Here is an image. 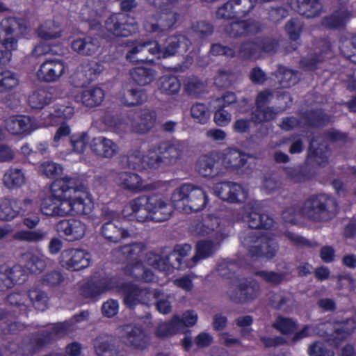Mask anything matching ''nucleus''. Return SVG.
Returning <instances> with one entry per match:
<instances>
[{
    "label": "nucleus",
    "mask_w": 356,
    "mask_h": 356,
    "mask_svg": "<svg viewBox=\"0 0 356 356\" xmlns=\"http://www.w3.org/2000/svg\"><path fill=\"white\" fill-rule=\"evenodd\" d=\"M86 188L77 177L65 176L55 180L50 186V194L40 205L41 212L48 216L64 217L72 211L87 215L90 207L85 200Z\"/></svg>",
    "instance_id": "1"
},
{
    "label": "nucleus",
    "mask_w": 356,
    "mask_h": 356,
    "mask_svg": "<svg viewBox=\"0 0 356 356\" xmlns=\"http://www.w3.org/2000/svg\"><path fill=\"white\" fill-rule=\"evenodd\" d=\"M355 327V323L351 318L341 322H325L316 325H307L294 334L292 341L297 342L304 338L317 335L325 338L331 345L338 346L351 334Z\"/></svg>",
    "instance_id": "2"
},
{
    "label": "nucleus",
    "mask_w": 356,
    "mask_h": 356,
    "mask_svg": "<svg viewBox=\"0 0 356 356\" xmlns=\"http://www.w3.org/2000/svg\"><path fill=\"white\" fill-rule=\"evenodd\" d=\"M148 2L160 11L146 18L144 28L147 32L165 33L176 28L180 17L176 9L177 0H148Z\"/></svg>",
    "instance_id": "3"
},
{
    "label": "nucleus",
    "mask_w": 356,
    "mask_h": 356,
    "mask_svg": "<svg viewBox=\"0 0 356 356\" xmlns=\"http://www.w3.org/2000/svg\"><path fill=\"white\" fill-rule=\"evenodd\" d=\"M302 212L305 217L314 222H326L338 212L337 201L328 195H312L304 202Z\"/></svg>",
    "instance_id": "4"
},
{
    "label": "nucleus",
    "mask_w": 356,
    "mask_h": 356,
    "mask_svg": "<svg viewBox=\"0 0 356 356\" xmlns=\"http://www.w3.org/2000/svg\"><path fill=\"white\" fill-rule=\"evenodd\" d=\"M242 245L252 257H274L279 249L275 239L262 234L260 232L246 228L239 236Z\"/></svg>",
    "instance_id": "5"
},
{
    "label": "nucleus",
    "mask_w": 356,
    "mask_h": 356,
    "mask_svg": "<svg viewBox=\"0 0 356 356\" xmlns=\"http://www.w3.org/2000/svg\"><path fill=\"white\" fill-rule=\"evenodd\" d=\"M26 29L20 19L15 17L3 19L0 23V43L5 48L0 49V65H4L10 62L12 51L18 47V40Z\"/></svg>",
    "instance_id": "6"
},
{
    "label": "nucleus",
    "mask_w": 356,
    "mask_h": 356,
    "mask_svg": "<svg viewBox=\"0 0 356 356\" xmlns=\"http://www.w3.org/2000/svg\"><path fill=\"white\" fill-rule=\"evenodd\" d=\"M171 200L177 209L190 213L202 210L208 199L201 188L192 184H183L173 191Z\"/></svg>",
    "instance_id": "7"
},
{
    "label": "nucleus",
    "mask_w": 356,
    "mask_h": 356,
    "mask_svg": "<svg viewBox=\"0 0 356 356\" xmlns=\"http://www.w3.org/2000/svg\"><path fill=\"white\" fill-rule=\"evenodd\" d=\"M190 229L193 234L208 236L216 243L226 238L229 233V224L227 221L211 215L194 221Z\"/></svg>",
    "instance_id": "8"
},
{
    "label": "nucleus",
    "mask_w": 356,
    "mask_h": 356,
    "mask_svg": "<svg viewBox=\"0 0 356 356\" xmlns=\"http://www.w3.org/2000/svg\"><path fill=\"white\" fill-rule=\"evenodd\" d=\"M106 30L117 37H127L135 33L138 29L136 20L123 13L111 15L104 23Z\"/></svg>",
    "instance_id": "9"
},
{
    "label": "nucleus",
    "mask_w": 356,
    "mask_h": 356,
    "mask_svg": "<svg viewBox=\"0 0 356 356\" xmlns=\"http://www.w3.org/2000/svg\"><path fill=\"white\" fill-rule=\"evenodd\" d=\"M244 219L250 229H270L274 224V220L266 213H261L257 202L250 201L243 207Z\"/></svg>",
    "instance_id": "10"
},
{
    "label": "nucleus",
    "mask_w": 356,
    "mask_h": 356,
    "mask_svg": "<svg viewBox=\"0 0 356 356\" xmlns=\"http://www.w3.org/2000/svg\"><path fill=\"white\" fill-rule=\"evenodd\" d=\"M214 193L222 200L230 203H241L248 197V192L241 184L231 181L217 183Z\"/></svg>",
    "instance_id": "11"
},
{
    "label": "nucleus",
    "mask_w": 356,
    "mask_h": 356,
    "mask_svg": "<svg viewBox=\"0 0 356 356\" xmlns=\"http://www.w3.org/2000/svg\"><path fill=\"white\" fill-rule=\"evenodd\" d=\"M118 286L117 280L113 277L102 276L98 279H92L83 284L81 294L86 298H96L106 293Z\"/></svg>",
    "instance_id": "12"
},
{
    "label": "nucleus",
    "mask_w": 356,
    "mask_h": 356,
    "mask_svg": "<svg viewBox=\"0 0 356 356\" xmlns=\"http://www.w3.org/2000/svg\"><path fill=\"white\" fill-rule=\"evenodd\" d=\"M62 266L67 270H79L89 266V253L79 249H67L60 255Z\"/></svg>",
    "instance_id": "13"
},
{
    "label": "nucleus",
    "mask_w": 356,
    "mask_h": 356,
    "mask_svg": "<svg viewBox=\"0 0 356 356\" xmlns=\"http://www.w3.org/2000/svg\"><path fill=\"white\" fill-rule=\"evenodd\" d=\"M152 296V293L149 288L136 284H129L124 288V303L130 309L138 305H148Z\"/></svg>",
    "instance_id": "14"
},
{
    "label": "nucleus",
    "mask_w": 356,
    "mask_h": 356,
    "mask_svg": "<svg viewBox=\"0 0 356 356\" xmlns=\"http://www.w3.org/2000/svg\"><path fill=\"white\" fill-rule=\"evenodd\" d=\"M156 150L160 153L163 166H172L181 159L184 146L182 143L178 141H163L157 145Z\"/></svg>",
    "instance_id": "15"
},
{
    "label": "nucleus",
    "mask_w": 356,
    "mask_h": 356,
    "mask_svg": "<svg viewBox=\"0 0 356 356\" xmlns=\"http://www.w3.org/2000/svg\"><path fill=\"white\" fill-rule=\"evenodd\" d=\"M147 210L150 212L151 220L156 222L167 220L172 211V206L158 195L145 196Z\"/></svg>",
    "instance_id": "16"
},
{
    "label": "nucleus",
    "mask_w": 356,
    "mask_h": 356,
    "mask_svg": "<svg viewBox=\"0 0 356 356\" xmlns=\"http://www.w3.org/2000/svg\"><path fill=\"white\" fill-rule=\"evenodd\" d=\"M156 119L155 111L149 108L142 109L136 116L130 118L131 131L138 134H147L155 126Z\"/></svg>",
    "instance_id": "17"
},
{
    "label": "nucleus",
    "mask_w": 356,
    "mask_h": 356,
    "mask_svg": "<svg viewBox=\"0 0 356 356\" xmlns=\"http://www.w3.org/2000/svg\"><path fill=\"white\" fill-rule=\"evenodd\" d=\"M123 343L130 348L143 350L149 345V338L144 330L139 326L125 325Z\"/></svg>",
    "instance_id": "18"
},
{
    "label": "nucleus",
    "mask_w": 356,
    "mask_h": 356,
    "mask_svg": "<svg viewBox=\"0 0 356 356\" xmlns=\"http://www.w3.org/2000/svg\"><path fill=\"white\" fill-rule=\"evenodd\" d=\"M65 65L63 61L60 60H47L40 67L37 72L39 79L51 83L57 81L64 74Z\"/></svg>",
    "instance_id": "19"
},
{
    "label": "nucleus",
    "mask_w": 356,
    "mask_h": 356,
    "mask_svg": "<svg viewBox=\"0 0 356 356\" xmlns=\"http://www.w3.org/2000/svg\"><path fill=\"white\" fill-rule=\"evenodd\" d=\"M57 230L63 233L69 241L82 238L86 232L85 223L77 219L62 220L56 225Z\"/></svg>",
    "instance_id": "20"
},
{
    "label": "nucleus",
    "mask_w": 356,
    "mask_h": 356,
    "mask_svg": "<svg viewBox=\"0 0 356 356\" xmlns=\"http://www.w3.org/2000/svg\"><path fill=\"white\" fill-rule=\"evenodd\" d=\"M90 147L95 154L104 159H111L120 151L119 146L115 142L104 136L94 138Z\"/></svg>",
    "instance_id": "21"
},
{
    "label": "nucleus",
    "mask_w": 356,
    "mask_h": 356,
    "mask_svg": "<svg viewBox=\"0 0 356 356\" xmlns=\"http://www.w3.org/2000/svg\"><path fill=\"white\" fill-rule=\"evenodd\" d=\"M105 92L99 86H94L83 89L76 96V101L89 108L99 106L104 101Z\"/></svg>",
    "instance_id": "22"
},
{
    "label": "nucleus",
    "mask_w": 356,
    "mask_h": 356,
    "mask_svg": "<svg viewBox=\"0 0 356 356\" xmlns=\"http://www.w3.org/2000/svg\"><path fill=\"white\" fill-rule=\"evenodd\" d=\"M6 128L13 135L29 134L35 129L33 119L26 115H14L6 120Z\"/></svg>",
    "instance_id": "23"
},
{
    "label": "nucleus",
    "mask_w": 356,
    "mask_h": 356,
    "mask_svg": "<svg viewBox=\"0 0 356 356\" xmlns=\"http://www.w3.org/2000/svg\"><path fill=\"white\" fill-rule=\"evenodd\" d=\"M191 42L184 35H172L168 38L166 47L163 50L161 49V56L159 58H165L186 52Z\"/></svg>",
    "instance_id": "24"
},
{
    "label": "nucleus",
    "mask_w": 356,
    "mask_h": 356,
    "mask_svg": "<svg viewBox=\"0 0 356 356\" xmlns=\"http://www.w3.org/2000/svg\"><path fill=\"white\" fill-rule=\"evenodd\" d=\"M225 31L231 37H241L249 34H256L260 31V26L254 20H244L232 22L226 26Z\"/></svg>",
    "instance_id": "25"
},
{
    "label": "nucleus",
    "mask_w": 356,
    "mask_h": 356,
    "mask_svg": "<svg viewBox=\"0 0 356 356\" xmlns=\"http://www.w3.org/2000/svg\"><path fill=\"white\" fill-rule=\"evenodd\" d=\"M93 346L97 356H118L116 340L111 335H99L94 339Z\"/></svg>",
    "instance_id": "26"
},
{
    "label": "nucleus",
    "mask_w": 356,
    "mask_h": 356,
    "mask_svg": "<svg viewBox=\"0 0 356 356\" xmlns=\"http://www.w3.org/2000/svg\"><path fill=\"white\" fill-rule=\"evenodd\" d=\"M147 99L145 90L133 86H126L122 88L119 95L120 102L127 106L140 105Z\"/></svg>",
    "instance_id": "27"
},
{
    "label": "nucleus",
    "mask_w": 356,
    "mask_h": 356,
    "mask_svg": "<svg viewBox=\"0 0 356 356\" xmlns=\"http://www.w3.org/2000/svg\"><path fill=\"white\" fill-rule=\"evenodd\" d=\"M118 222H104L101 227L100 234L107 241L117 243L130 236V231L122 228Z\"/></svg>",
    "instance_id": "28"
},
{
    "label": "nucleus",
    "mask_w": 356,
    "mask_h": 356,
    "mask_svg": "<svg viewBox=\"0 0 356 356\" xmlns=\"http://www.w3.org/2000/svg\"><path fill=\"white\" fill-rule=\"evenodd\" d=\"M234 284L237 287H241L242 295L240 297H234L238 301L249 302L255 299L259 295V286L253 280L245 277L234 278Z\"/></svg>",
    "instance_id": "29"
},
{
    "label": "nucleus",
    "mask_w": 356,
    "mask_h": 356,
    "mask_svg": "<svg viewBox=\"0 0 356 356\" xmlns=\"http://www.w3.org/2000/svg\"><path fill=\"white\" fill-rule=\"evenodd\" d=\"M248 156L238 149L227 148L222 156V163L228 169L238 170L246 163Z\"/></svg>",
    "instance_id": "30"
},
{
    "label": "nucleus",
    "mask_w": 356,
    "mask_h": 356,
    "mask_svg": "<svg viewBox=\"0 0 356 356\" xmlns=\"http://www.w3.org/2000/svg\"><path fill=\"white\" fill-rule=\"evenodd\" d=\"M72 49L82 56H91L99 47V42L97 38L83 36L74 40L71 44Z\"/></svg>",
    "instance_id": "31"
},
{
    "label": "nucleus",
    "mask_w": 356,
    "mask_h": 356,
    "mask_svg": "<svg viewBox=\"0 0 356 356\" xmlns=\"http://www.w3.org/2000/svg\"><path fill=\"white\" fill-rule=\"evenodd\" d=\"M332 55L331 45L328 41L322 40L320 42L319 50L316 51L314 55H311L301 60L302 65L309 70L316 67L318 63L323 62L325 58Z\"/></svg>",
    "instance_id": "32"
},
{
    "label": "nucleus",
    "mask_w": 356,
    "mask_h": 356,
    "mask_svg": "<svg viewBox=\"0 0 356 356\" xmlns=\"http://www.w3.org/2000/svg\"><path fill=\"white\" fill-rule=\"evenodd\" d=\"M58 327L59 323L54 324L44 330L37 332L33 338V343L35 344L37 348H41L51 343L56 338L65 336V334L58 333Z\"/></svg>",
    "instance_id": "33"
},
{
    "label": "nucleus",
    "mask_w": 356,
    "mask_h": 356,
    "mask_svg": "<svg viewBox=\"0 0 356 356\" xmlns=\"http://www.w3.org/2000/svg\"><path fill=\"white\" fill-rule=\"evenodd\" d=\"M216 163V159L213 154H203L197 159L195 163V169L202 177H214L218 173L215 168Z\"/></svg>",
    "instance_id": "34"
},
{
    "label": "nucleus",
    "mask_w": 356,
    "mask_h": 356,
    "mask_svg": "<svg viewBox=\"0 0 356 356\" xmlns=\"http://www.w3.org/2000/svg\"><path fill=\"white\" fill-rule=\"evenodd\" d=\"M351 16V13L346 9L341 8L331 15L324 17L322 20V25L330 29H341L345 26Z\"/></svg>",
    "instance_id": "35"
},
{
    "label": "nucleus",
    "mask_w": 356,
    "mask_h": 356,
    "mask_svg": "<svg viewBox=\"0 0 356 356\" xmlns=\"http://www.w3.org/2000/svg\"><path fill=\"white\" fill-rule=\"evenodd\" d=\"M214 247L213 242L211 241H199L195 247V254L190 261H188L185 266L187 268H193L200 260L207 259L214 252Z\"/></svg>",
    "instance_id": "36"
},
{
    "label": "nucleus",
    "mask_w": 356,
    "mask_h": 356,
    "mask_svg": "<svg viewBox=\"0 0 356 356\" xmlns=\"http://www.w3.org/2000/svg\"><path fill=\"white\" fill-rule=\"evenodd\" d=\"M118 180L124 189L134 192L144 189L141 177L136 173L122 172L118 174Z\"/></svg>",
    "instance_id": "37"
},
{
    "label": "nucleus",
    "mask_w": 356,
    "mask_h": 356,
    "mask_svg": "<svg viewBox=\"0 0 356 356\" xmlns=\"http://www.w3.org/2000/svg\"><path fill=\"white\" fill-rule=\"evenodd\" d=\"M321 0H296L297 6L295 8L301 15L307 18L318 16L322 8Z\"/></svg>",
    "instance_id": "38"
},
{
    "label": "nucleus",
    "mask_w": 356,
    "mask_h": 356,
    "mask_svg": "<svg viewBox=\"0 0 356 356\" xmlns=\"http://www.w3.org/2000/svg\"><path fill=\"white\" fill-rule=\"evenodd\" d=\"M131 215L138 222H143L151 219L150 212L147 210L145 195L133 200L129 203Z\"/></svg>",
    "instance_id": "39"
},
{
    "label": "nucleus",
    "mask_w": 356,
    "mask_h": 356,
    "mask_svg": "<svg viewBox=\"0 0 356 356\" xmlns=\"http://www.w3.org/2000/svg\"><path fill=\"white\" fill-rule=\"evenodd\" d=\"M282 108L280 110L271 106H256L252 113L251 120L255 123L267 122L274 120L277 115L284 110Z\"/></svg>",
    "instance_id": "40"
},
{
    "label": "nucleus",
    "mask_w": 356,
    "mask_h": 356,
    "mask_svg": "<svg viewBox=\"0 0 356 356\" xmlns=\"http://www.w3.org/2000/svg\"><path fill=\"white\" fill-rule=\"evenodd\" d=\"M24 173L21 169L9 168L4 174L3 182L8 188H19L25 184Z\"/></svg>",
    "instance_id": "41"
},
{
    "label": "nucleus",
    "mask_w": 356,
    "mask_h": 356,
    "mask_svg": "<svg viewBox=\"0 0 356 356\" xmlns=\"http://www.w3.org/2000/svg\"><path fill=\"white\" fill-rule=\"evenodd\" d=\"M48 236V232L42 229L35 230H20L15 233L13 238L19 241L38 243Z\"/></svg>",
    "instance_id": "42"
},
{
    "label": "nucleus",
    "mask_w": 356,
    "mask_h": 356,
    "mask_svg": "<svg viewBox=\"0 0 356 356\" xmlns=\"http://www.w3.org/2000/svg\"><path fill=\"white\" fill-rule=\"evenodd\" d=\"M28 298L36 309L44 311L48 308L49 298L45 291L40 289H31L28 292Z\"/></svg>",
    "instance_id": "43"
},
{
    "label": "nucleus",
    "mask_w": 356,
    "mask_h": 356,
    "mask_svg": "<svg viewBox=\"0 0 356 356\" xmlns=\"http://www.w3.org/2000/svg\"><path fill=\"white\" fill-rule=\"evenodd\" d=\"M181 329V321L177 315L173 316L169 322L159 325L156 330V334L159 337H165L177 333Z\"/></svg>",
    "instance_id": "44"
},
{
    "label": "nucleus",
    "mask_w": 356,
    "mask_h": 356,
    "mask_svg": "<svg viewBox=\"0 0 356 356\" xmlns=\"http://www.w3.org/2000/svg\"><path fill=\"white\" fill-rule=\"evenodd\" d=\"M302 120H304L302 124L305 125L319 127L329 122L330 117L320 110L309 111L302 115Z\"/></svg>",
    "instance_id": "45"
},
{
    "label": "nucleus",
    "mask_w": 356,
    "mask_h": 356,
    "mask_svg": "<svg viewBox=\"0 0 356 356\" xmlns=\"http://www.w3.org/2000/svg\"><path fill=\"white\" fill-rule=\"evenodd\" d=\"M180 88L181 83L175 76H163L159 79V88L165 95L177 94L180 90Z\"/></svg>",
    "instance_id": "46"
},
{
    "label": "nucleus",
    "mask_w": 356,
    "mask_h": 356,
    "mask_svg": "<svg viewBox=\"0 0 356 356\" xmlns=\"http://www.w3.org/2000/svg\"><path fill=\"white\" fill-rule=\"evenodd\" d=\"M145 249L146 246L143 243H134L121 247L120 252L127 261H134L140 260V258Z\"/></svg>",
    "instance_id": "47"
},
{
    "label": "nucleus",
    "mask_w": 356,
    "mask_h": 356,
    "mask_svg": "<svg viewBox=\"0 0 356 356\" xmlns=\"http://www.w3.org/2000/svg\"><path fill=\"white\" fill-rule=\"evenodd\" d=\"M130 74L133 80L141 86L150 83L154 79L155 76L153 70L142 67L134 68Z\"/></svg>",
    "instance_id": "48"
},
{
    "label": "nucleus",
    "mask_w": 356,
    "mask_h": 356,
    "mask_svg": "<svg viewBox=\"0 0 356 356\" xmlns=\"http://www.w3.org/2000/svg\"><path fill=\"white\" fill-rule=\"evenodd\" d=\"M89 317L88 311H83L79 314L74 315L72 318L63 323H59L58 332L59 334H68L75 330L76 323L87 321Z\"/></svg>",
    "instance_id": "49"
},
{
    "label": "nucleus",
    "mask_w": 356,
    "mask_h": 356,
    "mask_svg": "<svg viewBox=\"0 0 356 356\" xmlns=\"http://www.w3.org/2000/svg\"><path fill=\"white\" fill-rule=\"evenodd\" d=\"M152 296L156 300V309L161 314H168L172 310V301L173 298L170 294H165L161 291L155 290Z\"/></svg>",
    "instance_id": "50"
},
{
    "label": "nucleus",
    "mask_w": 356,
    "mask_h": 356,
    "mask_svg": "<svg viewBox=\"0 0 356 356\" xmlns=\"http://www.w3.org/2000/svg\"><path fill=\"white\" fill-rule=\"evenodd\" d=\"M51 100V95L43 89L33 92L29 97V105L35 109L42 108L49 104Z\"/></svg>",
    "instance_id": "51"
},
{
    "label": "nucleus",
    "mask_w": 356,
    "mask_h": 356,
    "mask_svg": "<svg viewBox=\"0 0 356 356\" xmlns=\"http://www.w3.org/2000/svg\"><path fill=\"white\" fill-rule=\"evenodd\" d=\"M314 145V142L312 141L309 146V158L318 165H325L327 163L329 150L325 145H321L317 148Z\"/></svg>",
    "instance_id": "52"
},
{
    "label": "nucleus",
    "mask_w": 356,
    "mask_h": 356,
    "mask_svg": "<svg viewBox=\"0 0 356 356\" xmlns=\"http://www.w3.org/2000/svg\"><path fill=\"white\" fill-rule=\"evenodd\" d=\"M17 204V200L15 199H4L0 203V220H10L17 215V210L14 209Z\"/></svg>",
    "instance_id": "53"
},
{
    "label": "nucleus",
    "mask_w": 356,
    "mask_h": 356,
    "mask_svg": "<svg viewBox=\"0 0 356 356\" xmlns=\"http://www.w3.org/2000/svg\"><path fill=\"white\" fill-rule=\"evenodd\" d=\"M143 163L145 170H156L164 167L160 153L154 149H149L146 154H144Z\"/></svg>",
    "instance_id": "54"
},
{
    "label": "nucleus",
    "mask_w": 356,
    "mask_h": 356,
    "mask_svg": "<svg viewBox=\"0 0 356 356\" xmlns=\"http://www.w3.org/2000/svg\"><path fill=\"white\" fill-rule=\"evenodd\" d=\"M145 261L147 265L160 271H167L165 256L163 252H149L146 254Z\"/></svg>",
    "instance_id": "55"
},
{
    "label": "nucleus",
    "mask_w": 356,
    "mask_h": 356,
    "mask_svg": "<svg viewBox=\"0 0 356 356\" xmlns=\"http://www.w3.org/2000/svg\"><path fill=\"white\" fill-rule=\"evenodd\" d=\"M279 82L283 88H289L295 85L298 81L297 72L280 67L277 74Z\"/></svg>",
    "instance_id": "56"
},
{
    "label": "nucleus",
    "mask_w": 356,
    "mask_h": 356,
    "mask_svg": "<svg viewBox=\"0 0 356 356\" xmlns=\"http://www.w3.org/2000/svg\"><path fill=\"white\" fill-rule=\"evenodd\" d=\"M19 83L17 74L10 70L0 72V92H6L15 88Z\"/></svg>",
    "instance_id": "57"
},
{
    "label": "nucleus",
    "mask_w": 356,
    "mask_h": 356,
    "mask_svg": "<svg viewBox=\"0 0 356 356\" xmlns=\"http://www.w3.org/2000/svg\"><path fill=\"white\" fill-rule=\"evenodd\" d=\"M255 275L261 278L264 282L277 286L286 280L287 274L284 272L278 273L269 270H259L255 273Z\"/></svg>",
    "instance_id": "58"
},
{
    "label": "nucleus",
    "mask_w": 356,
    "mask_h": 356,
    "mask_svg": "<svg viewBox=\"0 0 356 356\" xmlns=\"http://www.w3.org/2000/svg\"><path fill=\"white\" fill-rule=\"evenodd\" d=\"M286 178L293 183H300L309 179V176L300 167L286 166L283 168Z\"/></svg>",
    "instance_id": "59"
},
{
    "label": "nucleus",
    "mask_w": 356,
    "mask_h": 356,
    "mask_svg": "<svg viewBox=\"0 0 356 356\" xmlns=\"http://www.w3.org/2000/svg\"><path fill=\"white\" fill-rule=\"evenodd\" d=\"M6 273L10 282L11 288L17 284L23 283L27 278L25 270L19 265H15L10 268L6 266Z\"/></svg>",
    "instance_id": "60"
},
{
    "label": "nucleus",
    "mask_w": 356,
    "mask_h": 356,
    "mask_svg": "<svg viewBox=\"0 0 356 356\" xmlns=\"http://www.w3.org/2000/svg\"><path fill=\"white\" fill-rule=\"evenodd\" d=\"M25 266L31 273H40L44 270L47 266L46 259L42 256L28 254L26 259Z\"/></svg>",
    "instance_id": "61"
},
{
    "label": "nucleus",
    "mask_w": 356,
    "mask_h": 356,
    "mask_svg": "<svg viewBox=\"0 0 356 356\" xmlns=\"http://www.w3.org/2000/svg\"><path fill=\"white\" fill-rule=\"evenodd\" d=\"M143 50L141 42H133L127 45L126 58L132 63L145 62L146 58L143 56Z\"/></svg>",
    "instance_id": "62"
},
{
    "label": "nucleus",
    "mask_w": 356,
    "mask_h": 356,
    "mask_svg": "<svg viewBox=\"0 0 356 356\" xmlns=\"http://www.w3.org/2000/svg\"><path fill=\"white\" fill-rule=\"evenodd\" d=\"M271 303L277 309L287 310L293 306L294 300L290 293H277L271 298Z\"/></svg>",
    "instance_id": "63"
},
{
    "label": "nucleus",
    "mask_w": 356,
    "mask_h": 356,
    "mask_svg": "<svg viewBox=\"0 0 356 356\" xmlns=\"http://www.w3.org/2000/svg\"><path fill=\"white\" fill-rule=\"evenodd\" d=\"M206 83L196 76L188 77L184 82V89L190 95H197L206 88Z\"/></svg>",
    "instance_id": "64"
}]
</instances>
